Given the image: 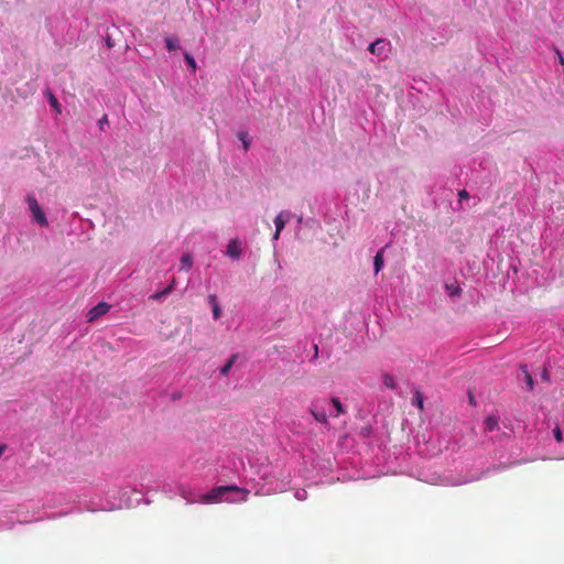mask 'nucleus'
<instances>
[{"instance_id":"4","label":"nucleus","mask_w":564,"mask_h":564,"mask_svg":"<svg viewBox=\"0 0 564 564\" xmlns=\"http://www.w3.org/2000/svg\"><path fill=\"white\" fill-rule=\"evenodd\" d=\"M308 411L317 422L328 424L327 415L323 410H319L318 402H312Z\"/></svg>"},{"instance_id":"8","label":"nucleus","mask_w":564,"mask_h":564,"mask_svg":"<svg viewBox=\"0 0 564 564\" xmlns=\"http://www.w3.org/2000/svg\"><path fill=\"white\" fill-rule=\"evenodd\" d=\"M208 301H209V303L212 305V308H213V316H214V318L218 319L220 317V315H221V310H220V306H219V304L217 302L216 295L215 294H210L208 296Z\"/></svg>"},{"instance_id":"20","label":"nucleus","mask_w":564,"mask_h":564,"mask_svg":"<svg viewBox=\"0 0 564 564\" xmlns=\"http://www.w3.org/2000/svg\"><path fill=\"white\" fill-rule=\"evenodd\" d=\"M184 57H185V61H186L187 65L193 69V72H195V69H196V62H195L194 57L191 54H188V53H185Z\"/></svg>"},{"instance_id":"18","label":"nucleus","mask_w":564,"mask_h":564,"mask_svg":"<svg viewBox=\"0 0 564 564\" xmlns=\"http://www.w3.org/2000/svg\"><path fill=\"white\" fill-rule=\"evenodd\" d=\"M167 294H170V290L169 289H164V290H162L160 292H156V293L152 294L150 296V300H152V301H160L163 296H165Z\"/></svg>"},{"instance_id":"29","label":"nucleus","mask_w":564,"mask_h":564,"mask_svg":"<svg viewBox=\"0 0 564 564\" xmlns=\"http://www.w3.org/2000/svg\"><path fill=\"white\" fill-rule=\"evenodd\" d=\"M184 498H186L189 502H194L195 501L194 499H189L186 496H184Z\"/></svg>"},{"instance_id":"23","label":"nucleus","mask_w":564,"mask_h":564,"mask_svg":"<svg viewBox=\"0 0 564 564\" xmlns=\"http://www.w3.org/2000/svg\"><path fill=\"white\" fill-rule=\"evenodd\" d=\"M458 197H459V200H463V199H468L469 198V194L466 189H462L458 192Z\"/></svg>"},{"instance_id":"22","label":"nucleus","mask_w":564,"mask_h":564,"mask_svg":"<svg viewBox=\"0 0 564 564\" xmlns=\"http://www.w3.org/2000/svg\"><path fill=\"white\" fill-rule=\"evenodd\" d=\"M553 434H554V437H555L556 442L561 443L563 441L562 431H561V429L558 426H556L553 430Z\"/></svg>"},{"instance_id":"14","label":"nucleus","mask_w":564,"mask_h":564,"mask_svg":"<svg viewBox=\"0 0 564 564\" xmlns=\"http://www.w3.org/2000/svg\"><path fill=\"white\" fill-rule=\"evenodd\" d=\"M238 138L242 142L243 150L247 152L249 150V147H250V140H249L248 132L239 131L238 132Z\"/></svg>"},{"instance_id":"27","label":"nucleus","mask_w":564,"mask_h":564,"mask_svg":"<svg viewBox=\"0 0 564 564\" xmlns=\"http://www.w3.org/2000/svg\"><path fill=\"white\" fill-rule=\"evenodd\" d=\"M560 62L562 65H564V58L562 56H560Z\"/></svg>"},{"instance_id":"3","label":"nucleus","mask_w":564,"mask_h":564,"mask_svg":"<svg viewBox=\"0 0 564 564\" xmlns=\"http://www.w3.org/2000/svg\"><path fill=\"white\" fill-rule=\"evenodd\" d=\"M110 304L106 302H99L96 306H94L91 310H89L87 317L88 322H94L100 316L107 314L110 310Z\"/></svg>"},{"instance_id":"1","label":"nucleus","mask_w":564,"mask_h":564,"mask_svg":"<svg viewBox=\"0 0 564 564\" xmlns=\"http://www.w3.org/2000/svg\"><path fill=\"white\" fill-rule=\"evenodd\" d=\"M231 491L241 494V498L238 501L245 502L248 500L249 490H247L245 488H240L235 485H229V486H219V487L213 488L209 492L200 496V501L204 503H217L223 500L225 495H227L228 492H231Z\"/></svg>"},{"instance_id":"26","label":"nucleus","mask_w":564,"mask_h":564,"mask_svg":"<svg viewBox=\"0 0 564 564\" xmlns=\"http://www.w3.org/2000/svg\"><path fill=\"white\" fill-rule=\"evenodd\" d=\"M107 44H108V46H111V45H112V44H111V40H110V39H108V40H107Z\"/></svg>"},{"instance_id":"21","label":"nucleus","mask_w":564,"mask_h":564,"mask_svg":"<svg viewBox=\"0 0 564 564\" xmlns=\"http://www.w3.org/2000/svg\"><path fill=\"white\" fill-rule=\"evenodd\" d=\"M50 104L57 112H61L59 104L53 94H50Z\"/></svg>"},{"instance_id":"11","label":"nucleus","mask_w":564,"mask_h":564,"mask_svg":"<svg viewBox=\"0 0 564 564\" xmlns=\"http://www.w3.org/2000/svg\"><path fill=\"white\" fill-rule=\"evenodd\" d=\"M238 358V355L235 354L232 355L228 360L227 362L220 368V373L223 376H227L230 371V369L232 368V366L235 365L236 360Z\"/></svg>"},{"instance_id":"17","label":"nucleus","mask_w":564,"mask_h":564,"mask_svg":"<svg viewBox=\"0 0 564 564\" xmlns=\"http://www.w3.org/2000/svg\"><path fill=\"white\" fill-rule=\"evenodd\" d=\"M522 370L525 375V383L529 388V390H532L533 389V386H534V381H533V378L532 376L529 373L528 369H527V366H523L522 367Z\"/></svg>"},{"instance_id":"5","label":"nucleus","mask_w":564,"mask_h":564,"mask_svg":"<svg viewBox=\"0 0 564 564\" xmlns=\"http://www.w3.org/2000/svg\"><path fill=\"white\" fill-rule=\"evenodd\" d=\"M389 44V42H387L386 40L383 39H377L375 42H372L369 47H368V51L372 54V55H376V56H381L383 53H384V50H386V45Z\"/></svg>"},{"instance_id":"7","label":"nucleus","mask_w":564,"mask_h":564,"mask_svg":"<svg viewBox=\"0 0 564 564\" xmlns=\"http://www.w3.org/2000/svg\"><path fill=\"white\" fill-rule=\"evenodd\" d=\"M283 215L284 213H280L275 219H274V225H275V232H274V236H273V239L278 240L279 237H280V234L281 231L283 230L284 226H285V223L288 219L283 218ZM286 218H289V214L286 213Z\"/></svg>"},{"instance_id":"15","label":"nucleus","mask_w":564,"mask_h":564,"mask_svg":"<svg viewBox=\"0 0 564 564\" xmlns=\"http://www.w3.org/2000/svg\"><path fill=\"white\" fill-rule=\"evenodd\" d=\"M332 404L334 405L336 410V416L344 414L346 412L344 405L341 404L340 400L338 398H332Z\"/></svg>"},{"instance_id":"9","label":"nucleus","mask_w":564,"mask_h":564,"mask_svg":"<svg viewBox=\"0 0 564 564\" xmlns=\"http://www.w3.org/2000/svg\"><path fill=\"white\" fill-rule=\"evenodd\" d=\"M193 265V258L189 253H184L181 258L180 269L184 271H188Z\"/></svg>"},{"instance_id":"13","label":"nucleus","mask_w":564,"mask_h":564,"mask_svg":"<svg viewBox=\"0 0 564 564\" xmlns=\"http://www.w3.org/2000/svg\"><path fill=\"white\" fill-rule=\"evenodd\" d=\"M164 42H165L166 48L169 51H175V50L180 48L178 40L175 37H166L164 40Z\"/></svg>"},{"instance_id":"24","label":"nucleus","mask_w":564,"mask_h":564,"mask_svg":"<svg viewBox=\"0 0 564 564\" xmlns=\"http://www.w3.org/2000/svg\"><path fill=\"white\" fill-rule=\"evenodd\" d=\"M98 123H99V127H100V128H102V127H104V124L108 123V117H107V115H104V116L99 119Z\"/></svg>"},{"instance_id":"2","label":"nucleus","mask_w":564,"mask_h":564,"mask_svg":"<svg viewBox=\"0 0 564 564\" xmlns=\"http://www.w3.org/2000/svg\"><path fill=\"white\" fill-rule=\"evenodd\" d=\"M26 200H28L29 208L33 215L34 220L36 223H39L41 226H47L48 223H47L46 216H45L44 212L42 210V208L40 207L36 198L33 195H29Z\"/></svg>"},{"instance_id":"12","label":"nucleus","mask_w":564,"mask_h":564,"mask_svg":"<svg viewBox=\"0 0 564 564\" xmlns=\"http://www.w3.org/2000/svg\"><path fill=\"white\" fill-rule=\"evenodd\" d=\"M485 427L487 431L492 432L499 427V421L496 416H488L485 420Z\"/></svg>"},{"instance_id":"30","label":"nucleus","mask_w":564,"mask_h":564,"mask_svg":"<svg viewBox=\"0 0 564 564\" xmlns=\"http://www.w3.org/2000/svg\"><path fill=\"white\" fill-rule=\"evenodd\" d=\"M3 449H4V447H3V446H2V447H0V456H1V455H2V453H3Z\"/></svg>"},{"instance_id":"6","label":"nucleus","mask_w":564,"mask_h":564,"mask_svg":"<svg viewBox=\"0 0 564 564\" xmlns=\"http://www.w3.org/2000/svg\"><path fill=\"white\" fill-rule=\"evenodd\" d=\"M227 256H229L230 258L237 260L240 258L241 256V247H240V243L237 239H234V240H230L228 246H227V251H226Z\"/></svg>"},{"instance_id":"10","label":"nucleus","mask_w":564,"mask_h":564,"mask_svg":"<svg viewBox=\"0 0 564 564\" xmlns=\"http://www.w3.org/2000/svg\"><path fill=\"white\" fill-rule=\"evenodd\" d=\"M383 251L384 249H380L377 254L375 256L373 265H375V273L377 274L383 267Z\"/></svg>"},{"instance_id":"19","label":"nucleus","mask_w":564,"mask_h":564,"mask_svg":"<svg viewBox=\"0 0 564 564\" xmlns=\"http://www.w3.org/2000/svg\"><path fill=\"white\" fill-rule=\"evenodd\" d=\"M383 383L386 387L393 389L395 387L394 378L391 375L383 376Z\"/></svg>"},{"instance_id":"16","label":"nucleus","mask_w":564,"mask_h":564,"mask_svg":"<svg viewBox=\"0 0 564 564\" xmlns=\"http://www.w3.org/2000/svg\"><path fill=\"white\" fill-rule=\"evenodd\" d=\"M412 403L415 404L420 410H423V394L421 391L416 390L414 392Z\"/></svg>"},{"instance_id":"28","label":"nucleus","mask_w":564,"mask_h":564,"mask_svg":"<svg viewBox=\"0 0 564 564\" xmlns=\"http://www.w3.org/2000/svg\"><path fill=\"white\" fill-rule=\"evenodd\" d=\"M469 401H470V403H474V397L473 395H469Z\"/></svg>"},{"instance_id":"25","label":"nucleus","mask_w":564,"mask_h":564,"mask_svg":"<svg viewBox=\"0 0 564 564\" xmlns=\"http://www.w3.org/2000/svg\"><path fill=\"white\" fill-rule=\"evenodd\" d=\"M175 285H176V280H175V278H173L171 283L165 289H169L170 293H171L174 290Z\"/></svg>"}]
</instances>
